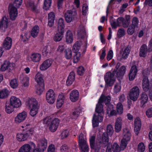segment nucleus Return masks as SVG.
<instances>
[{
	"instance_id": "603ef678",
	"label": "nucleus",
	"mask_w": 152,
	"mask_h": 152,
	"mask_svg": "<svg viewBox=\"0 0 152 152\" xmlns=\"http://www.w3.org/2000/svg\"><path fill=\"white\" fill-rule=\"evenodd\" d=\"M112 150L114 152H120L121 150L120 147L117 143H114L112 146Z\"/></svg>"
},
{
	"instance_id": "c03bdc74",
	"label": "nucleus",
	"mask_w": 152,
	"mask_h": 152,
	"mask_svg": "<svg viewBox=\"0 0 152 152\" xmlns=\"http://www.w3.org/2000/svg\"><path fill=\"white\" fill-rule=\"evenodd\" d=\"M73 40V35L69 30L67 31V43H72Z\"/></svg>"
},
{
	"instance_id": "b1692460",
	"label": "nucleus",
	"mask_w": 152,
	"mask_h": 152,
	"mask_svg": "<svg viewBox=\"0 0 152 152\" xmlns=\"http://www.w3.org/2000/svg\"><path fill=\"white\" fill-rule=\"evenodd\" d=\"M137 73V69L136 66L134 65L131 68L129 73V80H133L135 77Z\"/></svg>"
},
{
	"instance_id": "f8f14e48",
	"label": "nucleus",
	"mask_w": 152,
	"mask_h": 152,
	"mask_svg": "<svg viewBox=\"0 0 152 152\" xmlns=\"http://www.w3.org/2000/svg\"><path fill=\"white\" fill-rule=\"evenodd\" d=\"M12 39L10 37H6L2 44L1 47L5 50H10L12 47Z\"/></svg>"
},
{
	"instance_id": "ea45409f",
	"label": "nucleus",
	"mask_w": 152,
	"mask_h": 152,
	"mask_svg": "<svg viewBox=\"0 0 152 152\" xmlns=\"http://www.w3.org/2000/svg\"><path fill=\"white\" fill-rule=\"evenodd\" d=\"M130 21V16L126 15L125 17V19H124L122 25L124 28H126L129 25Z\"/></svg>"
},
{
	"instance_id": "2eb2a0df",
	"label": "nucleus",
	"mask_w": 152,
	"mask_h": 152,
	"mask_svg": "<svg viewBox=\"0 0 152 152\" xmlns=\"http://www.w3.org/2000/svg\"><path fill=\"white\" fill-rule=\"evenodd\" d=\"M27 115V113L23 111L18 114L15 118V120L17 123H19L23 122L26 119Z\"/></svg>"
},
{
	"instance_id": "5fc2aeb1",
	"label": "nucleus",
	"mask_w": 152,
	"mask_h": 152,
	"mask_svg": "<svg viewBox=\"0 0 152 152\" xmlns=\"http://www.w3.org/2000/svg\"><path fill=\"white\" fill-rule=\"evenodd\" d=\"M139 23V21L138 18L136 17H134L132 20V24L131 25L135 27L138 28Z\"/></svg>"
},
{
	"instance_id": "e2e57ef3",
	"label": "nucleus",
	"mask_w": 152,
	"mask_h": 152,
	"mask_svg": "<svg viewBox=\"0 0 152 152\" xmlns=\"http://www.w3.org/2000/svg\"><path fill=\"white\" fill-rule=\"evenodd\" d=\"M110 22L111 26L113 28H115L118 26L117 21H116L113 18H112L110 19Z\"/></svg>"
},
{
	"instance_id": "13d9d810",
	"label": "nucleus",
	"mask_w": 152,
	"mask_h": 152,
	"mask_svg": "<svg viewBox=\"0 0 152 152\" xmlns=\"http://www.w3.org/2000/svg\"><path fill=\"white\" fill-rule=\"evenodd\" d=\"M145 149V146L142 142L140 143L138 147V151L139 152H143Z\"/></svg>"
},
{
	"instance_id": "f257e3e1",
	"label": "nucleus",
	"mask_w": 152,
	"mask_h": 152,
	"mask_svg": "<svg viewBox=\"0 0 152 152\" xmlns=\"http://www.w3.org/2000/svg\"><path fill=\"white\" fill-rule=\"evenodd\" d=\"M110 101V97L109 96H105L102 95L99 99L98 104L96 105L95 111L97 114H95L92 119V125L94 127L99 126V123L102 122L103 120L102 114H103V106L102 103L104 102L106 104H109ZM109 105L108 106V107Z\"/></svg>"
},
{
	"instance_id": "6ab92c4d",
	"label": "nucleus",
	"mask_w": 152,
	"mask_h": 152,
	"mask_svg": "<svg viewBox=\"0 0 152 152\" xmlns=\"http://www.w3.org/2000/svg\"><path fill=\"white\" fill-rule=\"evenodd\" d=\"M79 94L78 91L76 90L72 91L69 94V98L72 102H75L79 99Z\"/></svg>"
},
{
	"instance_id": "9d476101",
	"label": "nucleus",
	"mask_w": 152,
	"mask_h": 152,
	"mask_svg": "<svg viewBox=\"0 0 152 152\" xmlns=\"http://www.w3.org/2000/svg\"><path fill=\"white\" fill-rule=\"evenodd\" d=\"M8 11L10 19L12 20H15L18 15V11L16 7L9 5Z\"/></svg>"
},
{
	"instance_id": "f3484780",
	"label": "nucleus",
	"mask_w": 152,
	"mask_h": 152,
	"mask_svg": "<svg viewBox=\"0 0 152 152\" xmlns=\"http://www.w3.org/2000/svg\"><path fill=\"white\" fill-rule=\"evenodd\" d=\"M10 104L14 107L18 108L21 105V102L20 99L15 96H12L10 100Z\"/></svg>"
},
{
	"instance_id": "7ed1b4c3",
	"label": "nucleus",
	"mask_w": 152,
	"mask_h": 152,
	"mask_svg": "<svg viewBox=\"0 0 152 152\" xmlns=\"http://www.w3.org/2000/svg\"><path fill=\"white\" fill-rule=\"evenodd\" d=\"M25 129H23L22 132L17 134L16 138L19 141L21 142L27 140L33 133L31 125L27 124L25 126Z\"/></svg>"
},
{
	"instance_id": "dca6fc26",
	"label": "nucleus",
	"mask_w": 152,
	"mask_h": 152,
	"mask_svg": "<svg viewBox=\"0 0 152 152\" xmlns=\"http://www.w3.org/2000/svg\"><path fill=\"white\" fill-rule=\"evenodd\" d=\"M95 136L93 135L90 137L89 139L91 149H94L96 152H98L101 146L98 144L97 143L96 145H95Z\"/></svg>"
},
{
	"instance_id": "de8ad7c7",
	"label": "nucleus",
	"mask_w": 152,
	"mask_h": 152,
	"mask_svg": "<svg viewBox=\"0 0 152 152\" xmlns=\"http://www.w3.org/2000/svg\"><path fill=\"white\" fill-rule=\"evenodd\" d=\"M81 53L80 52H76L75 55L73 57V62L75 63H77L80 60L81 57Z\"/></svg>"
},
{
	"instance_id": "5701e85b",
	"label": "nucleus",
	"mask_w": 152,
	"mask_h": 152,
	"mask_svg": "<svg viewBox=\"0 0 152 152\" xmlns=\"http://www.w3.org/2000/svg\"><path fill=\"white\" fill-rule=\"evenodd\" d=\"M81 112V110L79 107H75L72 110L70 114L71 118L72 119H76L80 115Z\"/></svg>"
},
{
	"instance_id": "79ce46f5",
	"label": "nucleus",
	"mask_w": 152,
	"mask_h": 152,
	"mask_svg": "<svg viewBox=\"0 0 152 152\" xmlns=\"http://www.w3.org/2000/svg\"><path fill=\"white\" fill-rule=\"evenodd\" d=\"M18 83L17 80L16 78L11 80L10 82V87L13 89H15L18 86Z\"/></svg>"
},
{
	"instance_id": "3c124183",
	"label": "nucleus",
	"mask_w": 152,
	"mask_h": 152,
	"mask_svg": "<svg viewBox=\"0 0 152 152\" xmlns=\"http://www.w3.org/2000/svg\"><path fill=\"white\" fill-rule=\"evenodd\" d=\"M81 44V42H76L73 46L72 49L73 50L76 52H78V51L79 50Z\"/></svg>"
},
{
	"instance_id": "0e129e2a",
	"label": "nucleus",
	"mask_w": 152,
	"mask_h": 152,
	"mask_svg": "<svg viewBox=\"0 0 152 152\" xmlns=\"http://www.w3.org/2000/svg\"><path fill=\"white\" fill-rule=\"evenodd\" d=\"M107 132L108 135H111L113 132V128L112 126L111 125H109L107 127Z\"/></svg>"
},
{
	"instance_id": "8fccbe9b",
	"label": "nucleus",
	"mask_w": 152,
	"mask_h": 152,
	"mask_svg": "<svg viewBox=\"0 0 152 152\" xmlns=\"http://www.w3.org/2000/svg\"><path fill=\"white\" fill-rule=\"evenodd\" d=\"M28 32L26 31H24L23 34H21L20 36L21 40L23 42L27 41L29 38V36H28Z\"/></svg>"
},
{
	"instance_id": "338daca9",
	"label": "nucleus",
	"mask_w": 152,
	"mask_h": 152,
	"mask_svg": "<svg viewBox=\"0 0 152 152\" xmlns=\"http://www.w3.org/2000/svg\"><path fill=\"white\" fill-rule=\"evenodd\" d=\"M121 89V86L120 84H116L114 88V91L115 93L119 92Z\"/></svg>"
},
{
	"instance_id": "4468645a",
	"label": "nucleus",
	"mask_w": 152,
	"mask_h": 152,
	"mask_svg": "<svg viewBox=\"0 0 152 152\" xmlns=\"http://www.w3.org/2000/svg\"><path fill=\"white\" fill-rule=\"evenodd\" d=\"M130 50L128 47L123 49L120 51V54L117 57L118 59L120 61H122L123 59H126L130 52Z\"/></svg>"
},
{
	"instance_id": "9b49d317",
	"label": "nucleus",
	"mask_w": 152,
	"mask_h": 152,
	"mask_svg": "<svg viewBox=\"0 0 152 152\" xmlns=\"http://www.w3.org/2000/svg\"><path fill=\"white\" fill-rule=\"evenodd\" d=\"M77 10L75 8L67 11V23L70 22L77 18Z\"/></svg>"
},
{
	"instance_id": "680f3d73",
	"label": "nucleus",
	"mask_w": 152,
	"mask_h": 152,
	"mask_svg": "<svg viewBox=\"0 0 152 152\" xmlns=\"http://www.w3.org/2000/svg\"><path fill=\"white\" fill-rule=\"evenodd\" d=\"M135 28H136L130 25L127 30V31L128 34L132 35L135 31Z\"/></svg>"
},
{
	"instance_id": "412c9836",
	"label": "nucleus",
	"mask_w": 152,
	"mask_h": 152,
	"mask_svg": "<svg viewBox=\"0 0 152 152\" xmlns=\"http://www.w3.org/2000/svg\"><path fill=\"white\" fill-rule=\"evenodd\" d=\"M109 139L108 138V134L107 133H104L102 135V139L99 141V145H103L106 146L108 145L109 146H107L109 148L110 147V145L111 146V145L108 142Z\"/></svg>"
},
{
	"instance_id": "ddd939ff",
	"label": "nucleus",
	"mask_w": 152,
	"mask_h": 152,
	"mask_svg": "<svg viewBox=\"0 0 152 152\" xmlns=\"http://www.w3.org/2000/svg\"><path fill=\"white\" fill-rule=\"evenodd\" d=\"M59 123L60 120L58 118H55L53 119L49 127L50 131L51 132H56L59 126Z\"/></svg>"
},
{
	"instance_id": "a211bd4d",
	"label": "nucleus",
	"mask_w": 152,
	"mask_h": 152,
	"mask_svg": "<svg viewBox=\"0 0 152 152\" xmlns=\"http://www.w3.org/2000/svg\"><path fill=\"white\" fill-rule=\"evenodd\" d=\"M134 131L135 134L137 135L141 126V122L140 118L137 117L134 120Z\"/></svg>"
},
{
	"instance_id": "f03ea898",
	"label": "nucleus",
	"mask_w": 152,
	"mask_h": 152,
	"mask_svg": "<svg viewBox=\"0 0 152 152\" xmlns=\"http://www.w3.org/2000/svg\"><path fill=\"white\" fill-rule=\"evenodd\" d=\"M120 66V64L117 63L112 73L109 72L106 73L104 76V80L107 86H111L113 85L115 81V77H120L124 74L126 71L125 67L122 66L118 69Z\"/></svg>"
},
{
	"instance_id": "c756f323",
	"label": "nucleus",
	"mask_w": 152,
	"mask_h": 152,
	"mask_svg": "<svg viewBox=\"0 0 152 152\" xmlns=\"http://www.w3.org/2000/svg\"><path fill=\"white\" fill-rule=\"evenodd\" d=\"M12 65L9 61L5 60L0 68V71L2 72H4L11 67Z\"/></svg>"
},
{
	"instance_id": "37998d69",
	"label": "nucleus",
	"mask_w": 152,
	"mask_h": 152,
	"mask_svg": "<svg viewBox=\"0 0 152 152\" xmlns=\"http://www.w3.org/2000/svg\"><path fill=\"white\" fill-rule=\"evenodd\" d=\"M23 3V0H15L12 4H10L9 5L11 6L16 7L17 9L19 8L21 5Z\"/></svg>"
},
{
	"instance_id": "6e6d98bb",
	"label": "nucleus",
	"mask_w": 152,
	"mask_h": 152,
	"mask_svg": "<svg viewBox=\"0 0 152 152\" xmlns=\"http://www.w3.org/2000/svg\"><path fill=\"white\" fill-rule=\"evenodd\" d=\"M85 72L84 68L82 66L79 67L77 69V73L80 75H82Z\"/></svg>"
},
{
	"instance_id": "774afa93",
	"label": "nucleus",
	"mask_w": 152,
	"mask_h": 152,
	"mask_svg": "<svg viewBox=\"0 0 152 152\" xmlns=\"http://www.w3.org/2000/svg\"><path fill=\"white\" fill-rule=\"evenodd\" d=\"M146 114L148 118L152 117V108H149L146 110Z\"/></svg>"
},
{
	"instance_id": "cd10ccee",
	"label": "nucleus",
	"mask_w": 152,
	"mask_h": 152,
	"mask_svg": "<svg viewBox=\"0 0 152 152\" xmlns=\"http://www.w3.org/2000/svg\"><path fill=\"white\" fill-rule=\"evenodd\" d=\"M148 51V49L147 45L145 44L143 45L140 48L139 56L141 57H145L147 56Z\"/></svg>"
},
{
	"instance_id": "052dcab7",
	"label": "nucleus",
	"mask_w": 152,
	"mask_h": 152,
	"mask_svg": "<svg viewBox=\"0 0 152 152\" xmlns=\"http://www.w3.org/2000/svg\"><path fill=\"white\" fill-rule=\"evenodd\" d=\"M128 142L126 141L123 140H121L120 145V147L121 150L123 151L124 150L127 145Z\"/></svg>"
},
{
	"instance_id": "69168bd1",
	"label": "nucleus",
	"mask_w": 152,
	"mask_h": 152,
	"mask_svg": "<svg viewBox=\"0 0 152 152\" xmlns=\"http://www.w3.org/2000/svg\"><path fill=\"white\" fill-rule=\"evenodd\" d=\"M50 52L48 46H45L42 50V55L44 56H47V54Z\"/></svg>"
},
{
	"instance_id": "a878e982",
	"label": "nucleus",
	"mask_w": 152,
	"mask_h": 152,
	"mask_svg": "<svg viewBox=\"0 0 152 152\" xmlns=\"http://www.w3.org/2000/svg\"><path fill=\"white\" fill-rule=\"evenodd\" d=\"M65 97L63 94L61 93L58 95L56 107L58 109L61 108L63 105Z\"/></svg>"
},
{
	"instance_id": "4be33fe9",
	"label": "nucleus",
	"mask_w": 152,
	"mask_h": 152,
	"mask_svg": "<svg viewBox=\"0 0 152 152\" xmlns=\"http://www.w3.org/2000/svg\"><path fill=\"white\" fill-rule=\"evenodd\" d=\"M48 144L47 140L43 138L40 139L38 143V147L41 151H44L46 148Z\"/></svg>"
},
{
	"instance_id": "72a5a7b5",
	"label": "nucleus",
	"mask_w": 152,
	"mask_h": 152,
	"mask_svg": "<svg viewBox=\"0 0 152 152\" xmlns=\"http://www.w3.org/2000/svg\"><path fill=\"white\" fill-rule=\"evenodd\" d=\"M39 27L37 25L34 26L32 28L31 32V36L33 38L36 37L38 35L39 32Z\"/></svg>"
},
{
	"instance_id": "2f4dec72",
	"label": "nucleus",
	"mask_w": 152,
	"mask_h": 152,
	"mask_svg": "<svg viewBox=\"0 0 152 152\" xmlns=\"http://www.w3.org/2000/svg\"><path fill=\"white\" fill-rule=\"evenodd\" d=\"M148 100L147 95L145 93H142L140 99V104L142 107H144V104L147 103Z\"/></svg>"
},
{
	"instance_id": "423d86ee",
	"label": "nucleus",
	"mask_w": 152,
	"mask_h": 152,
	"mask_svg": "<svg viewBox=\"0 0 152 152\" xmlns=\"http://www.w3.org/2000/svg\"><path fill=\"white\" fill-rule=\"evenodd\" d=\"M35 79L37 83L38 87L36 91V93L39 95H41L45 89L44 80L42 75L37 73L35 75Z\"/></svg>"
},
{
	"instance_id": "f704fd0d",
	"label": "nucleus",
	"mask_w": 152,
	"mask_h": 152,
	"mask_svg": "<svg viewBox=\"0 0 152 152\" xmlns=\"http://www.w3.org/2000/svg\"><path fill=\"white\" fill-rule=\"evenodd\" d=\"M75 74L72 72L69 74L67 79V86L71 85L75 79Z\"/></svg>"
},
{
	"instance_id": "39448f33",
	"label": "nucleus",
	"mask_w": 152,
	"mask_h": 152,
	"mask_svg": "<svg viewBox=\"0 0 152 152\" xmlns=\"http://www.w3.org/2000/svg\"><path fill=\"white\" fill-rule=\"evenodd\" d=\"M65 25L64 20L62 18L59 19L58 23V32L55 35L54 40L56 42H59L63 37Z\"/></svg>"
},
{
	"instance_id": "c9c22d12",
	"label": "nucleus",
	"mask_w": 152,
	"mask_h": 152,
	"mask_svg": "<svg viewBox=\"0 0 152 152\" xmlns=\"http://www.w3.org/2000/svg\"><path fill=\"white\" fill-rule=\"evenodd\" d=\"M31 149L29 144H26L22 146L19 149L18 152H30Z\"/></svg>"
},
{
	"instance_id": "393cba45",
	"label": "nucleus",
	"mask_w": 152,
	"mask_h": 152,
	"mask_svg": "<svg viewBox=\"0 0 152 152\" xmlns=\"http://www.w3.org/2000/svg\"><path fill=\"white\" fill-rule=\"evenodd\" d=\"M122 118L120 117H118L116 120L115 124V129L117 132H119L122 128Z\"/></svg>"
},
{
	"instance_id": "bb28decb",
	"label": "nucleus",
	"mask_w": 152,
	"mask_h": 152,
	"mask_svg": "<svg viewBox=\"0 0 152 152\" xmlns=\"http://www.w3.org/2000/svg\"><path fill=\"white\" fill-rule=\"evenodd\" d=\"M48 24L50 27H52L54 25L55 15L53 12H51L48 14Z\"/></svg>"
},
{
	"instance_id": "473e14b6",
	"label": "nucleus",
	"mask_w": 152,
	"mask_h": 152,
	"mask_svg": "<svg viewBox=\"0 0 152 152\" xmlns=\"http://www.w3.org/2000/svg\"><path fill=\"white\" fill-rule=\"evenodd\" d=\"M142 87L143 90L147 91L149 88V81L148 77H145L142 80Z\"/></svg>"
},
{
	"instance_id": "0eeeda50",
	"label": "nucleus",
	"mask_w": 152,
	"mask_h": 152,
	"mask_svg": "<svg viewBox=\"0 0 152 152\" xmlns=\"http://www.w3.org/2000/svg\"><path fill=\"white\" fill-rule=\"evenodd\" d=\"M79 144L81 152H88L89 147L86 136L80 133L79 137Z\"/></svg>"
},
{
	"instance_id": "09e8293b",
	"label": "nucleus",
	"mask_w": 152,
	"mask_h": 152,
	"mask_svg": "<svg viewBox=\"0 0 152 152\" xmlns=\"http://www.w3.org/2000/svg\"><path fill=\"white\" fill-rule=\"evenodd\" d=\"M53 119L51 117L47 116L43 119V123L44 124H46L48 126H49L51 124Z\"/></svg>"
},
{
	"instance_id": "a18cd8bd",
	"label": "nucleus",
	"mask_w": 152,
	"mask_h": 152,
	"mask_svg": "<svg viewBox=\"0 0 152 152\" xmlns=\"http://www.w3.org/2000/svg\"><path fill=\"white\" fill-rule=\"evenodd\" d=\"M14 107L10 104L6 103L5 105V111L8 114L11 113L14 111Z\"/></svg>"
},
{
	"instance_id": "c85d7f7f",
	"label": "nucleus",
	"mask_w": 152,
	"mask_h": 152,
	"mask_svg": "<svg viewBox=\"0 0 152 152\" xmlns=\"http://www.w3.org/2000/svg\"><path fill=\"white\" fill-rule=\"evenodd\" d=\"M131 137V134L129 129H127L123 130V134L122 140L129 142Z\"/></svg>"
},
{
	"instance_id": "58836bf2",
	"label": "nucleus",
	"mask_w": 152,
	"mask_h": 152,
	"mask_svg": "<svg viewBox=\"0 0 152 152\" xmlns=\"http://www.w3.org/2000/svg\"><path fill=\"white\" fill-rule=\"evenodd\" d=\"M113 107L112 105L109 104V106L107 109V113H109V115L111 116L113 115H116L117 113L115 110H113Z\"/></svg>"
},
{
	"instance_id": "aec40b11",
	"label": "nucleus",
	"mask_w": 152,
	"mask_h": 152,
	"mask_svg": "<svg viewBox=\"0 0 152 152\" xmlns=\"http://www.w3.org/2000/svg\"><path fill=\"white\" fill-rule=\"evenodd\" d=\"M52 63L53 61L51 59H47L40 66V69L42 71L46 70L51 66Z\"/></svg>"
},
{
	"instance_id": "a19ab883",
	"label": "nucleus",
	"mask_w": 152,
	"mask_h": 152,
	"mask_svg": "<svg viewBox=\"0 0 152 152\" xmlns=\"http://www.w3.org/2000/svg\"><path fill=\"white\" fill-rule=\"evenodd\" d=\"M52 0H44L43 8L47 10L49 9L51 5Z\"/></svg>"
},
{
	"instance_id": "4c0bfd02",
	"label": "nucleus",
	"mask_w": 152,
	"mask_h": 152,
	"mask_svg": "<svg viewBox=\"0 0 152 152\" xmlns=\"http://www.w3.org/2000/svg\"><path fill=\"white\" fill-rule=\"evenodd\" d=\"M8 19L5 16L0 21V28L1 27L7 28L8 26Z\"/></svg>"
},
{
	"instance_id": "7c9ffc66",
	"label": "nucleus",
	"mask_w": 152,
	"mask_h": 152,
	"mask_svg": "<svg viewBox=\"0 0 152 152\" xmlns=\"http://www.w3.org/2000/svg\"><path fill=\"white\" fill-rule=\"evenodd\" d=\"M41 58V55L37 53H32L30 56L31 61L34 62H37L39 61Z\"/></svg>"
},
{
	"instance_id": "bf43d9fd",
	"label": "nucleus",
	"mask_w": 152,
	"mask_h": 152,
	"mask_svg": "<svg viewBox=\"0 0 152 152\" xmlns=\"http://www.w3.org/2000/svg\"><path fill=\"white\" fill-rule=\"evenodd\" d=\"M143 74L144 75H146L150 77L152 76V69H147L144 70Z\"/></svg>"
},
{
	"instance_id": "1a4fd4ad",
	"label": "nucleus",
	"mask_w": 152,
	"mask_h": 152,
	"mask_svg": "<svg viewBox=\"0 0 152 152\" xmlns=\"http://www.w3.org/2000/svg\"><path fill=\"white\" fill-rule=\"evenodd\" d=\"M46 100L48 103L50 104L54 103L55 100L56 94L53 90L49 89L46 93Z\"/></svg>"
},
{
	"instance_id": "4d7b16f0",
	"label": "nucleus",
	"mask_w": 152,
	"mask_h": 152,
	"mask_svg": "<svg viewBox=\"0 0 152 152\" xmlns=\"http://www.w3.org/2000/svg\"><path fill=\"white\" fill-rule=\"evenodd\" d=\"M125 34L124 30L122 28L119 29L117 33V36L119 37L124 36Z\"/></svg>"
},
{
	"instance_id": "20e7f679",
	"label": "nucleus",
	"mask_w": 152,
	"mask_h": 152,
	"mask_svg": "<svg viewBox=\"0 0 152 152\" xmlns=\"http://www.w3.org/2000/svg\"><path fill=\"white\" fill-rule=\"evenodd\" d=\"M26 104L30 110V115L32 117L35 116L38 113L39 109L38 102L36 99L33 98L28 99Z\"/></svg>"
},
{
	"instance_id": "6e6552de",
	"label": "nucleus",
	"mask_w": 152,
	"mask_h": 152,
	"mask_svg": "<svg viewBox=\"0 0 152 152\" xmlns=\"http://www.w3.org/2000/svg\"><path fill=\"white\" fill-rule=\"evenodd\" d=\"M140 90L139 87L135 86L130 90L129 95L130 99L133 101H136L139 95Z\"/></svg>"
},
{
	"instance_id": "e433bc0d",
	"label": "nucleus",
	"mask_w": 152,
	"mask_h": 152,
	"mask_svg": "<svg viewBox=\"0 0 152 152\" xmlns=\"http://www.w3.org/2000/svg\"><path fill=\"white\" fill-rule=\"evenodd\" d=\"M10 92L7 89L5 88L2 90L0 91V98L2 99L7 98Z\"/></svg>"
},
{
	"instance_id": "864d4df0",
	"label": "nucleus",
	"mask_w": 152,
	"mask_h": 152,
	"mask_svg": "<svg viewBox=\"0 0 152 152\" xmlns=\"http://www.w3.org/2000/svg\"><path fill=\"white\" fill-rule=\"evenodd\" d=\"M77 34L79 36L85 34V30L84 26L83 25H80L77 31Z\"/></svg>"
},
{
	"instance_id": "49530a36",
	"label": "nucleus",
	"mask_w": 152,
	"mask_h": 152,
	"mask_svg": "<svg viewBox=\"0 0 152 152\" xmlns=\"http://www.w3.org/2000/svg\"><path fill=\"white\" fill-rule=\"evenodd\" d=\"M116 110L118 114L121 115L123 113V105L121 103L119 102L117 104L116 106Z\"/></svg>"
}]
</instances>
